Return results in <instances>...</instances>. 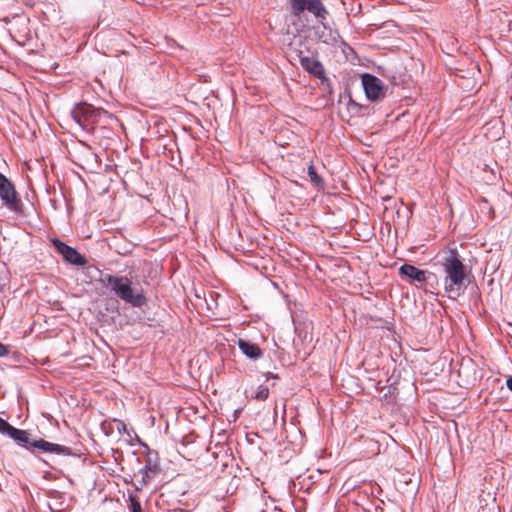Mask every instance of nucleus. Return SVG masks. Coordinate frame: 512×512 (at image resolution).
Listing matches in <instances>:
<instances>
[{"instance_id":"1","label":"nucleus","mask_w":512,"mask_h":512,"mask_svg":"<svg viewBox=\"0 0 512 512\" xmlns=\"http://www.w3.org/2000/svg\"><path fill=\"white\" fill-rule=\"evenodd\" d=\"M439 263L445 274L444 290L449 298L456 299L466 289V280L470 271L456 249H450Z\"/></svg>"},{"instance_id":"2","label":"nucleus","mask_w":512,"mask_h":512,"mask_svg":"<svg viewBox=\"0 0 512 512\" xmlns=\"http://www.w3.org/2000/svg\"><path fill=\"white\" fill-rule=\"evenodd\" d=\"M0 433L12 438L19 446L27 449L31 453L36 452L53 453L57 455H72L71 448L48 442L44 439L32 438L26 430L15 428L6 420L0 417Z\"/></svg>"},{"instance_id":"3","label":"nucleus","mask_w":512,"mask_h":512,"mask_svg":"<svg viewBox=\"0 0 512 512\" xmlns=\"http://www.w3.org/2000/svg\"><path fill=\"white\" fill-rule=\"evenodd\" d=\"M102 282L108 287L118 298L133 307L140 308L147 303L142 288L134 287L132 281L127 276H116L107 274Z\"/></svg>"},{"instance_id":"4","label":"nucleus","mask_w":512,"mask_h":512,"mask_svg":"<svg viewBox=\"0 0 512 512\" xmlns=\"http://www.w3.org/2000/svg\"><path fill=\"white\" fill-rule=\"evenodd\" d=\"M72 118L80 127L87 131L93 130V127L102 117L114 118L112 114L102 108H95L91 104L82 102L77 104L71 111Z\"/></svg>"},{"instance_id":"5","label":"nucleus","mask_w":512,"mask_h":512,"mask_svg":"<svg viewBox=\"0 0 512 512\" xmlns=\"http://www.w3.org/2000/svg\"><path fill=\"white\" fill-rule=\"evenodd\" d=\"M288 2L291 13L297 17L306 10L319 19H325L328 14L321 0H288Z\"/></svg>"},{"instance_id":"6","label":"nucleus","mask_w":512,"mask_h":512,"mask_svg":"<svg viewBox=\"0 0 512 512\" xmlns=\"http://www.w3.org/2000/svg\"><path fill=\"white\" fill-rule=\"evenodd\" d=\"M0 198L5 207L10 211L16 214H21L23 212L21 198L15 190L12 182L8 179L0 185Z\"/></svg>"},{"instance_id":"7","label":"nucleus","mask_w":512,"mask_h":512,"mask_svg":"<svg viewBox=\"0 0 512 512\" xmlns=\"http://www.w3.org/2000/svg\"><path fill=\"white\" fill-rule=\"evenodd\" d=\"M362 85L366 94V97L371 101L382 100L386 95V87L382 80L378 77L369 73H364L361 76Z\"/></svg>"},{"instance_id":"8","label":"nucleus","mask_w":512,"mask_h":512,"mask_svg":"<svg viewBox=\"0 0 512 512\" xmlns=\"http://www.w3.org/2000/svg\"><path fill=\"white\" fill-rule=\"evenodd\" d=\"M52 242L57 252H59L67 262L77 266H83L86 264V258L76 249L68 246L59 239H54Z\"/></svg>"},{"instance_id":"9","label":"nucleus","mask_w":512,"mask_h":512,"mask_svg":"<svg viewBox=\"0 0 512 512\" xmlns=\"http://www.w3.org/2000/svg\"><path fill=\"white\" fill-rule=\"evenodd\" d=\"M301 66L311 75L319 78L324 79L325 78V71L322 63L313 58L308 56H300L299 58Z\"/></svg>"},{"instance_id":"10","label":"nucleus","mask_w":512,"mask_h":512,"mask_svg":"<svg viewBox=\"0 0 512 512\" xmlns=\"http://www.w3.org/2000/svg\"><path fill=\"white\" fill-rule=\"evenodd\" d=\"M399 273L401 276L410 278L419 283H423L428 280L429 276L433 275L427 271L421 270L414 265L404 264L399 268Z\"/></svg>"},{"instance_id":"11","label":"nucleus","mask_w":512,"mask_h":512,"mask_svg":"<svg viewBox=\"0 0 512 512\" xmlns=\"http://www.w3.org/2000/svg\"><path fill=\"white\" fill-rule=\"evenodd\" d=\"M159 470L157 461L152 458L151 454H148L145 465L139 471L141 484L147 485L157 475Z\"/></svg>"},{"instance_id":"12","label":"nucleus","mask_w":512,"mask_h":512,"mask_svg":"<svg viewBox=\"0 0 512 512\" xmlns=\"http://www.w3.org/2000/svg\"><path fill=\"white\" fill-rule=\"evenodd\" d=\"M269 259L261 258V263L258 261V271L263 269L264 271H261V277H258V285H260L262 288H268L269 285L275 286V283L272 282L268 276H267V263L269 262Z\"/></svg>"},{"instance_id":"13","label":"nucleus","mask_w":512,"mask_h":512,"mask_svg":"<svg viewBox=\"0 0 512 512\" xmlns=\"http://www.w3.org/2000/svg\"><path fill=\"white\" fill-rule=\"evenodd\" d=\"M238 347L242 351V353L248 356L249 358H256V346L254 344H251L246 340L239 339Z\"/></svg>"},{"instance_id":"14","label":"nucleus","mask_w":512,"mask_h":512,"mask_svg":"<svg viewBox=\"0 0 512 512\" xmlns=\"http://www.w3.org/2000/svg\"><path fill=\"white\" fill-rule=\"evenodd\" d=\"M308 175L310 178V181L319 188L324 187V181L321 176L318 175L316 168L313 165H310L308 167Z\"/></svg>"},{"instance_id":"15","label":"nucleus","mask_w":512,"mask_h":512,"mask_svg":"<svg viewBox=\"0 0 512 512\" xmlns=\"http://www.w3.org/2000/svg\"><path fill=\"white\" fill-rule=\"evenodd\" d=\"M129 500H130V507H129L130 512H142L141 504L136 499V497L130 496Z\"/></svg>"},{"instance_id":"16","label":"nucleus","mask_w":512,"mask_h":512,"mask_svg":"<svg viewBox=\"0 0 512 512\" xmlns=\"http://www.w3.org/2000/svg\"><path fill=\"white\" fill-rule=\"evenodd\" d=\"M269 395V388L267 386H258V399H266Z\"/></svg>"},{"instance_id":"17","label":"nucleus","mask_w":512,"mask_h":512,"mask_svg":"<svg viewBox=\"0 0 512 512\" xmlns=\"http://www.w3.org/2000/svg\"><path fill=\"white\" fill-rule=\"evenodd\" d=\"M8 353H9V350H8L7 346H5L4 344H2L0 342V357H4V356L8 355Z\"/></svg>"},{"instance_id":"18","label":"nucleus","mask_w":512,"mask_h":512,"mask_svg":"<svg viewBox=\"0 0 512 512\" xmlns=\"http://www.w3.org/2000/svg\"><path fill=\"white\" fill-rule=\"evenodd\" d=\"M506 385H507L508 389H509L510 391H512V376H510V377L507 379V381H506Z\"/></svg>"},{"instance_id":"19","label":"nucleus","mask_w":512,"mask_h":512,"mask_svg":"<svg viewBox=\"0 0 512 512\" xmlns=\"http://www.w3.org/2000/svg\"><path fill=\"white\" fill-rule=\"evenodd\" d=\"M266 375V379L268 380L269 378H272V379H276V375L272 374V373H267L265 374Z\"/></svg>"},{"instance_id":"20","label":"nucleus","mask_w":512,"mask_h":512,"mask_svg":"<svg viewBox=\"0 0 512 512\" xmlns=\"http://www.w3.org/2000/svg\"><path fill=\"white\" fill-rule=\"evenodd\" d=\"M7 180L6 176L0 173V185Z\"/></svg>"},{"instance_id":"21","label":"nucleus","mask_w":512,"mask_h":512,"mask_svg":"<svg viewBox=\"0 0 512 512\" xmlns=\"http://www.w3.org/2000/svg\"><path fill=\"white\" fill-rule=\"evenodd\" d=\"M257 354H258V358H260L261 354H262V351L259 348H258Z\"/></svg>"}]
</instances>
